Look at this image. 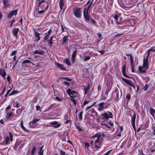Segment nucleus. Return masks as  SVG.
<instances>
[{
	"label": "nucleus",
	"mask_w": 155,
	"mask_h": 155,
	"mask_svg": "<svg viewBox=\"0 0 155 155\" xmlns=\"http://www.w3.org/2000/svg\"><path fill=\"white\" fill-rule=\"evenodd\" d=\"M148 69V62L147 57L146 58H144L143 61V64L142 66L138 67V70L141 73H145L146 70Z\"/></svg>",
	"instance_id": "f257e3e1"
},
{
	"label": "nucleus",
	"mask_w": 155,
	"mask_h": 155,
	"mask_svg": "<svg viewBox=\"0 0 155 155\" xmlns=\"http://www.w3.org/2000/svg\"><path fill=\"white\" fill-rule=\"evenodd\" d=\"M92 2H91L87 6V9L86 8H85L84 10L83 14L84 18L85 21L88 23H89L90 21V18L88 16V11L89 9L92 5Z\"/></svg>",
	"instance_id": "f03ea898"
},
{
	"label": "nucleus",
	"mask_w": 155,
	"mask_h": 155,
	"mask_svg": "<svg viewBox=\"0 0 155 155\" xmlns=\"http://www.w3.org/2000/svg\"><path fill=\"white\" fill-rule=\"evenodd\" d=\"M81 8H74L73 13L75 16L78 18H81L82 15Z\"/></svg>",
	"instance_id": "7ed1b4c3"
},
{
	"label": "nucleus",
	"mask_w": 155,
	"mask_h": 155,
	"mask_svg": "<svg viewBox=\"0 0 155 155\" xmlns=\"http://www.w3.org/2000/svg\"><path fill=\"white\" fill-rule=\"evenodd\" d=\"M101 134L100 133H98L94 135L92 137V138H97V139H95V140H93L90 142V143L92 145H93V143L94 142V144L96 145L98 143L99 141V139L101 137Z\"/></svg>",
	"instance_id": "20e7f679"
},
{
	"label": "nucleus",
	"mask_w": 155,
	"mask_h": 155,
	"mask_svg": "<svg viewBox=\"0 0 155 155\" xmlns=\"http://www.w3.org/2000/svg\"><path fill=\"white\" fill-rule=\"evenodd\" d=\"M101 115L103 119H105L107 120L109 118L111 119L113 118V115L110 111L104 112V113L102 114Z\"/></svg>",
	"instance_id": "39448f33"
},
{
	"label": "nucleus",
	"mask_w": 155,
	"mask_h": 155,
	"mask_svg": "<svg viewBox=\"0 0 155 155\" xmlns=\"http://www.w3.org/2000/svg\"><path fill=\"white\" fill-rule=\"evenodd\" d=\"M67 93L71 97L73 98L77 95V94L76 92L71 91V89L68 88L67 91Z\"/></svg>",
	"instance_id": "423d86ee"
},
{
	"label": "nucleus",
	"mask_w": 155,
	"mask_h": 155,
	"mask_svg": "<svg viewBox=\"0 0 155 155\" xmlns=\"http://www.w3.org/2000/svg\"><path fill=\"white\" fill-rule=\"evenodd\" d=\"M9 135L10 138V140L9 138L8 137H5V143L6 145H8L10 144V142H12V141L13 136L12 134L10 132H9Z\"/></svg>",
	"instance_id": "0eeeda50"
},
{
	"label": "nucleus",
	"mask_w": 155,
	"mask_h": 155,
	"mask_svg": "<svg viewBox=\"0 0 155 155\" xmlns=\"http://www.w3.org/2000/svg\"><path fill=\"white\" fill-rule=\"evenodd\" d=\"M122 79L123 81L127 84L129 86L132 87L134 89H135V86L133 84V82L132 81L127 79L124 78H123Z\"/></svg>",
	"instance_id": "6e6552de"
},
{
	"label": "nucleus",
	"mask_w": 155,
	"mask_h": 155,
	"mask_svg": "<svg viewBox=\"0 0 155 155\" xmlns=\"http://www.w3.org/2000/svg\"><path fill=\"white\" fill-rule=\"evenodd\" d=\"M17 13V10H14L10 11L8 15V18H10L12 16H16Z\"/></svg>",
	"instance_id": "1a4fd4ad"
},
{
	"label": "nucleus",
	"mask_w": 155,
	"mask_h": 155,
	"mask_svg": "<svg viewBox=\"0 0 155 155\" xmlns=\"http://www.w3.org/2000/svg\"><path fill=\"white\" fill-rule=\"evenodd\" d=\"M19 31V28H15L12 29V32L13 35L14 36L16 39H17V35Z\"/></svg>",
	"instance_id": "9d476101"
},
{
	"label": "nucleus",
	"mask_w": 155,
	"mask_h": 155,
	"mask_svg": "<svg viewBox=\"0 0 155 155\" xmlns=\"http://www.w3.org/2000/svg\"><path fill=\"white\" fill-rule=\"evenodd\" d=\"M114 93H116V97H115V99L116 100H118L120 98H121L122 95L121 91L120 92H119L118 91H115Z\"/></svg>",
	"instance_id": "9b49d317"
},
{
	"label": "nucleus",
	"mask_w": 155,
	"mask_h": 155,
	"mask_svg": "<svg viewBox=\"0 0 155 155\" xmlns=\"http://www.w3.org/2000/svg\"><path fill=\"white\" fill-rule=\"evenodd\" d=\"M106 104V103L104 102H102L100 103L98 105V110L99 111H101V110H103L104 109L103 105Z\"/></svg>",
	"instance_id": "f8f14e48"
},
{
	"label": "nucleus",
	"mask_w": 155,
	"mask_h": 155,
	"mask_svg": "<svg viewBox=\"0 0 155 155\" xmlns=\"http://www.w3.org/2000/svg\"><path fill=\"white\" fill-rule=\"evenodd\" d=\"M50 124L53 125V127L55 128L58 127L61 125L60 124L58 123L57 121L51 122Z\"/></svg>",
	"instance_id": "ddd939ff"
},
{
	"label": "nucleus",
	"mask_w": 155,
	"mask_h": 155,
	"mask_svg": "<svg viewBox=\"0 0 155 155\" xmlns=\"http://www.w3.org/2000/svg\"><path fill=\"white\" fill-rule=\"evenodd\" d=\"M45 52L43 50L40 49L39 50H35L34 51V54H38L40 55H44Z\"/></svg>",
	"instance_id": "4468645a"
},
{
	"label": "nucleus",
	"mask_w": 155,
	"mask_h": 155,
	"mask_svg": "<svg viewBox=\"0 0 155 155\" xmlns=\"http://www.w3.org/2000/svg\"><path fill=\"white\" fill-rule=\"evenodd\" d=\"M55 65H56L57 67L60 68L61 70H66L65 68H64L63 65L61 64H59L57 63H55Z\"/></svg>",
	"instance_id": "2eb2a0df"
},
{
	"label": "nucleus",
	"mask_w": 155,
	"mask_h": 155,
	"mask_svg": "<svg viewBox=\"0 0 155 155\" xmlns=\"http://www.w3.org/2000/svg\"><path fill=\"white\" fill-rule=\"evenodd\" d=\"M126 66L124 65L122 68V72L123 75L125 77L128 78V77L126 75L125 73Z\"/></svg>",
	"instance_id": "dca6fc26"
},
{
	"label": "nucleus",
	"mask_w": 155,
	"mask_h": 155,
	"mask_svg": "<svg viewBox=\"0 0 155 155\" xmlns=\"http://www.w3.org/2000/svg\"><path fill=\"white\" fill-rule=\"evenodd\" d=\"M136 119V115L134 114L132 117L131 122L132 125L133 127H135V120Z\"/></svg>",
	"instance_id": "f3484780"
},
{
	"label": "nucleus",
	"mask_w": 155,
	"mask_h": 155,
	"mask_svg": "<svg viewBox=\"0 0 155 155\" xmlns=\"http://www.w3.org/2000/svg\"><path fill=\"white\" fill-rule=\"evenodd\" d=\"M85 148L88 149L89 147H91L93 148L94 151L97 150L98 148H101L100 146H84Z\"/></svg>",
	"instance_id": "a211bd4d"
},
{
	"label": "nucleus",
	"mask_w": 155,
	"mask_h": 155,
	"mask_svg": "<svg viewBox=\"0 0 155 155\" xmlns=\"http://www.w3.org/2000/svg\"><path fill=\"white\" fill-rule=\"evenodd\" d=\"M64 5V0H60L59 6L61 9H63Z\"/></svg>",
	"instance_id": "6ab92c4d"
},
{
	"label": "nucleus",
	"mask_w": 155,
	"mask_h": 155,
	"mask_svg": "<svg viewBox=\"0 0 155 155\" xmlns=\"http://www.w3.org/2000/svg\"><path fill=\"white\" fill-rule=\"evenodd\" d=\"M35 32V36L36 38H37V39L36 40V41H38L40 39V37L39 36V35H40V34H39L37 32L35 31H34Z\"/></svg>",
	"instance_id": "aec40b11"
},
{
	"label": "nucleus",
	"mask_w": 155,
	"mask_h": 155,
	"mask_svg": "<svg viewBox=\"0 0 155 155\" xmlns=\"http://www.w3.org/2000/svg\"><path fill=\"white\" fill-rule=\"evenodd\" d=\"M3 3L4 5V8H5L8 6L9 5V2L8 0H2Z\"/></svg>",
	"instance_id": "412c9836"
},
{
	"label": "nucleus",
	"mask_w": 155,
	"mask_h": 155,
	"mask_svg": "<svg viewBox=\"0 0 155 155\" xmlns=\"http://www.w3.org/2000/svg\"><path fill=\"white\" fill-rule=\"evenodd\" d=\"M0 74L3 78H5L6 75V73L3 69H1L0 70Z\"/></svg>",
	"instance_id": "4be33fe9"
},
{
	"label": "nucleus",
	"mask_w": 155,
	"mask_h": 155,
	"mask_svg": "<svg viewBox=\"0 0 155 155\" xmlns=\"http://www.w3.org/2000/svg\"><path fill=\"white\" fill-rule=\"evenodd\" d=\"M63 61L68 66H70L71 65V62L68 58L65 59Z\"/></svg>",
	"instance_id": "5701e85b"
},
{
	"label": "nucleus",
	"mask_w": 155,
	"mask_h": 155,
	"mask_svg": "<svg viewBox=\"0 0 155 155\" xmlns=\"http://www.w3.org/2000/svg\"><path fill=\"white\" fill-rule=\"evenodd\" d=\"M21 128L23 129V130H24L25 131L27 132H29V131L28 130L26 129L24 127L23 124V121H21Z\"/></svg>",
	"instance_id": "b1692460"
},
{
	"label": "nucleus",
	"mask_w": 155,
	"mask_h": 155,
	"mask_svg": "<svg viewBox=\"0 0 155 155\" xmlns=\"http://www.w3.org/2000/svg\"><path fill=\"white\" fill-rule=\"evenodd\" d=\"M21 128L23 129V130H24L25 131L27 132H29V131L28 130L26 129L24 127L23 124V121H21Z\"/></svg>",
	"instance_id": "393cba45"
},
{
	"label": "nucleus",
	"mask_w": 155,
	"mask_h": 155,
	"mask_svg": "<svg viewBox=\"0 0 155 155\" xmlns=\"http://www.w3.org/2000/svg\"><path fill=\"white\" fill-rule=\"evenodd\" d=\"M35 58L36 60H41L42 58L41 56L38 55H37L35 57Z\"/></svg>",
	"instance_id": "a878e982"
},
{
	"label": "nucleus",
	"mask_w": 155,
	"mask_h": 155,
	"mask_svg": "<svg viewBox=\"0 0 155 155\" xmlns=\"http://www.w3.org/2000/svg\"><path fill=\"white\" fill-rule=\"evenodd\" d=\"M138 152L139 153L138 155H146L143 153L142 148L139 149L138 150Z\"/></svg>",
	"instance_id": "bb28decb"
},
{
	"label": "nucleus",
	"mask_w": 155,
	"mask_h": 155,
	"mask_svg": "<svg viewBox=\"0 0 155 155\" xmlns=\"http://www.w3.org/2000/svg\"><path fill=\"white\" fill-rule=\"evenodd\" d=\"M34 124L35 123H33V121H32L29 123V125L31 127L33 128L35 127Z\"/></svg>",
	"instance_id": "cd10ccee"
},
{
	"label": "nucleus",
	"mask_w": 155,
	"mask_h": 155,
	"mask_svg": "<svg viewBox=\"0 0 155 155\" xmlns=\"http://www.w3.org/2000/svg\"><path fill=\"white\" fill-rule=\"evenodd\" d=\"M130 64L131 65V68L132 72H134V61H132V59H131V62H130Z\"/></svg>",
	"instance_id": "c85d7f7f"
},
{
	"label": "nucleus",
	"mask_w": 155,
	"mask_h": 155,
	"mask_svg": "<svg viewBox=\"0 0 155 155\" xmlns=\"http://www.w3.org/2000/svg\"><path fill=\"white\" fill-rule=\"evenodd\" d=\"M68 37V36H65L63 38V42H62L63 44H64V43H65L66 42V41L68 39V38H67Z\"/></svg>",
	"instance_id": "c756f323"
},
{
	"label": "nucleus",
	"mask_w": 155,
	"mask_h": 155,
	"mask_svg": "<svg viewBox=\"0 0 155 155\" xmlns=\"http://www.w3.org/2000/svg\"><path fill=\"white\" fill-rule=\"evenodd\" d=\"M36 150V147L35 146L31 150V155H34L35 153Z\"/></svg>",
	"instance_id": "7c9ffc66"
},
{
	"label": "nucleus",
	"mask_w": 155,
	"mask_h": 155,
	"mask_svg": "<svg viewBox=\"0 0 155 155\" xmlns=\"http://www.w3.org/2000/svg\"><path fill=\"white\" fill-rule=\"evenodd\" d=\"M82 113H83V111H81L79 114V120H82Z\"/></svg>",
	"instance_id": "2f4dec72"
},
{
	"label": "nucleus",
	"mask_w": 155,
	"mask_h": 155,
	"mask_svg": "<svg viewBox=\"0 0 155 155\" xmlns=\"http://www.w3.org/2000/svg\"><path fill=\"white\" fill-rule=\"evenodd\" d=\"M12 112H10V113H8L6 116V118H9L12 116Z\"/></svg>",
	"instance_id": "473e14b6"
},
{
	"label": "nucleus",
	"mask_w": 155,
	"mask_h": 155,
	"mask_svg": "<svg viewBox=\"0 0 155 155\" xmlns=\"http://www.w3.org/2000/svg\"><path fill=\"white\" fill-rule=\"evenodd\" d=\"M114 18L115 20L116 21L117 23L118 24H119L120 23V22H119L117 21V19H118V16L117 15H115L114 16Z\"/></svg>",
	"instance_id": "72a5a7b5"
},
{
	"label": "nucleus",
	"mask_w": 155,
	"mask_h": 155,
	"mask_svg": "<svg viewBox=\"0 0 155 155\" xmlns=\"http://www.w3.org/2000/svg\"><path fill=\"white\" fill-rule=\"evenodd\" d=\"M150 111L151 114H153L155 113V110L152 107L150 108Z\"/></svg>",
	"instance_id": "f704fd0d"
},
{
	"label": "nucleus",
	"mask_w": 155,
	"mask_h": 155,
	"mask_svg": "<svg viewBox=\"0 0 155 155\" xmlns=\"http://www.w3.org/2000/svg\"><path fill=\"white\" fill-rule=\"evenodd\" d=\"M77 51L75 50L72 53V58H75L77 54Z\"/></svg>",
	"instance_id": "c9c22d12"
},
{
	"label": "nucleus",
	"mask_w": 155,
	"mask_h": 155,
	"mask_svg": "<svg viewBox=\"0 0 155 155\" xmlns=\"http://www.w3.org/2000/svg\"><path fill=\"white\" fill-rule=\"evenodd\" d=\"M22 63L23 64L30 63H31V61L28 60H25L23 61Z\"/></svg>",
	"instance_id": "e433bc0d"
},
{
	"label": "nucleus",
	"mask_w": 155,
	"mask_h": 155,
	"mask_svg": "<svg viewBox=\"0 0 155 155\" xmlns=\"http://www.w3.org/2000/svg\"><path fill=\"white\" fill-rule=\"evenodd\" d=\"M45 35L44 38V41L47 40L48 39V37L49 36V35L47 34V33L45 34Z\"/></svg>",
	"instance_id": "4c0bfd02"
},
{
	"label": "nucleus",
	"mask_w": 155,
	"mask_h": 155,
	"mask_svg": "<svg viewBox=\"0 0 155 155\" xmlns=\"http://www.w3.org/2000/svg\"><path fill=\"white\" fill-rule=\"evenodd\" d=\"M90 101H87L86 100H85L84 102L83 105H82V107H83L84 106H85L86 104H87Z\"/></svg>",
	"instance_id": "58836bf2"
},
{
	"label": "nucleus",
	"mask_w": 155,
	"mask_h": 155,
	"mask_svg": "<svg viewBox=\"0 0 155 155\" xmlns=\"http://www.w3.org/2000/svg\"><path fill=\"white\" fill-rule=\"evenodd\" d=\"M70 100L72 101L73 102V104L74 105H76L77 104V101L74 99L73 98H71L70 99Z\"/></svg>",
	"instance_id": "ea45409f"
},
{
	"label": "nucleus",
	"mask_w": 155,
	"mask_h": 155,
	"mask_svg": "<svg viewBox=\"0 0 155 155\" xmlns=\"http://www.w3.org/2000/svg\"><path fill=\"white\" fill-rule=\"evenodd\" d=\"M13 103V105L16 107H18L19 104L17 102L14 101Z\"/></svg>",
	"instance_id": "a19ab883"
},
{
	"label": "nucleus",
	"mask_w": 155,
	"mask_h": 155,
	"mask_svg": "<svg viewBox=\"0 0 155 155\" xmlns=\"http://www.w3.org/2000/svg\"><path fill=\"white\" fill-rule=\"evenodd\" d=\"M90 59V56H87L85 57L84 60V61H87L89 60Z\"/></svg>",
	"instance_id": "79ce46f5"
},
{
	"label": "nucleus",
	"mask_w": 155,
	"mask_h": 155,
	"mask_svg": "<svg viewBox=\"0 0 155 155\" xmlns=\"http://www.w3.org/2000/svg\"><path fill=\"white\" fill-rule=\"evenodd\" d=\"M106 104L105 105H103V107H104V109H106L108 108V107L109 106V104H107L106 103Z\"/></svg>",
	"instance_id": "37998d69"
},
{
	"label": "nucleus",
	"mask_w": 155,
	"mask_h": 155,
	"mask_svg": "<svg viewBox=\"0 0 155 155\" xmlns=\"http://www.w3.org/2000/svg\"><path fill=\"white\" fill-rule=\"evenodd\" d=\"M36 107L37 110H40L41 111V108L40 106L37 105L36 106Z\"/></svg>",
	"instance_id": "c03bdc74"
},
{
	"label": "nucleus",
	"mask_w": 155,
	"mask_h": 155,
	"mask_svg": "<svg viewBox=\"0 0 155 155\" xmlns=\"http://www.w3.org/2000/svg\"><path fill=\"white\" fill-rule=\"evenodd\" d=\"M55 99L57 100L58 101H61L63 100V98H59L58 97H56L55 98Z\"/></svg>",
	"instance_id": "a18cd8bd"
},
{
	"label": "nucleus",
	"mask_w": 155,
	"mask_h": 155,
	"mask_svg": "<svg viewBox=\"0 0 155 155\" xmlns=\"http://www.w3.org/2000/svg\"><path fill=\"white\" fill-rule=\"evenodd\" d=\"M126 55L127 56H130V62H131V59H132V61H134L133 59V57H132V56L131 54H126Z\"/></svg>",
	"instance_id": "49530a36"
},
{
	"label": "nucleus",
	"mask_w": 155,
	"mask_h": 155,
	"mask_svg": "<svg viewBox=\"0 0 155 155\" xmlns=\"http://www.w3.org/2000/svg\"><path fill=\"white\" fill-rule=\"evenodd\" d=\"M17 53V51L16 50H14L13 51L11 54L10 56H12L15 55L16 53Z\"/></svg>",
	"instance_id": "de8ad7c7"
},
{
	"label": "nucleus",
	"mask_w": 155,
	"mask_h": 155,
	"mask_svg": "<svg viewBox=\"0 0 155 155\" xmlns=\"http://www.w3.org/2000/svg\"><path fill=\"white\" fill-rule=\"evenodd\" d=\"M17 93V91H15V90H14L10 94H9V96H11V95H12L14 94H16Z\"/></svg>",
	"instance_id": "09e8293b"
},
{
	"label": "nucleus",
	"mask_w": 155,
	"mask_h": 155,
	"mask_svg": "<svg viewBox=\"0 0 155 155\" xmlns=\"http://www.w3.org/2000/svg\"><path fill=\"white\" fill-rule=\"evenodd\" d=\"M112 150L111 149L108 151L106 153L103 155H108L112 151Z\"/></svg>",
	"instance_id": "8fccbe9b"
},
{
	"label": "nucleus",
	"mask_w": 155,
	"mask_h": 155,
	"mask_svg": "<svg viewBox=\"0 0 155 155\" xmlns=\"http://www.w3.org/2000/svg\"><path fill=\"white\" fill-rule=\"evenodd\" d=\"M126 97L128 100H129L130 98V95L129 94H127L126 95Z\"/></svg>",
	"instance_id": "3c124183"
},
{
	"label": "nucleus",
	"mask_w": 155,
	"mask_h": 155,
	"mask_svg": "<svg viewBox=\"0 0 155 155\" xmlns=\"http://www.w3.org/2000/svg\"><path fill=\"white\" fill-rule=\"evenodd\" d=\"M48 44L50 45V46H51L53 44L52 41H50L49 40H48Z\"/></svg>",
	"instance_id": "603ef678"
},
{
	"label": "nucleus",
	"mask_w": 155,
	"mask_h": 155,
	"mask_svg": "<svg viewBox=\"0 0 155 155\" xmlns=\"http://www.w3.org/2000/svg\"><path fill=\"white\" fill-rule=\"evenodd\" d=\"M38 155H43V150L39 151L38 152Z\"/></svg>",
	"instance_id": "864d4df0"
},
{
	"label": "nucleus",
	"mask_w": 155,
	"mask_h": 155,
	"mask_svg": "<svg viewBox=\"0 0 155 155\" xmlns=\"http://www.w3.org/2000/svg\"><path fill=\"white\" fill-rule=\"evenodd\" d=\"M60 154L61 155H65V153L64 152L61 150H60Z\"/></svg>",
	"instance_id": "5fc2aeb1"
},
{
	"label": "nucleus",
	"mask_w": 155,
	"mask_h": 155,
	"mask_svg": "<svg viewBox=\"0 0 155 155\" xmlns=\"http://www.w3.org/2000/svg\"><path fill=\"white\" fill-rule=\"evenodd\" d=\"M155 51V49H153L152 48H151L150 49H149V50L148 51V52H147V54H148V55L147 56H149V54L150 52L151 51Z\"/></svg>",
	"instance_id": "6e6d98bb"
},
{
	"label": "nucleus",
	"mask_w": 155,
	"mask_h": 155,
	"mask_svg": "<svg viewBox=\"0 0 155 155\" xmlns=\"http://www.w3.org/2000/svg\"><path fill=\"white\" fill-rule=\"evenodd\" d=\"M37 97H35L33 98V101L34 103H36L37 102Z\"/></svg>",
	"instance_id": "4d7b16f0"
},
{
	"label": "nucleus",
	"mask_w": 155,
	"mask_h": 155,
	"mask_svg": "<svg viewBox=\"0 0 155 155\" xmlns=\"http://www.w3.org/2000/svg\"><path fill=\"white\" fill-rule=\"evenodd\" d=\"M61 78L62 79L66 80L69 81H70L71 80V79L69 78H66V77H63V78Z\"/></svg>",
	"instance_id": "13d9d810"
},
{
	"label": "nucleus",
	"mask_w": 155,
	"mask_h": 155,
	"mask_svg": "<svg viewBox=\"0 0 155 155\" xmlns=\"http://www.w3.org/2000/svg\"><path fill=\"white\" fill-rule=\"evenodd\" d=\"M45 5L46 6V7L45 8L44 10L45 11L46 9H47L48 8V2H45Z\"/></svg>",
	"instance_id": "bf43d9fd"
},
{
	"label": "nucleus",
	"mask_w": 155,
	"mask_h": 155,
	"mask_svg": "<svg viewBox=\"0 0 155 155\" xmlns=\"http://www.w3.org/2000/svg\"><path fill=\"white\" fill-rule=\"evenodd\" d=\"M7 80L8 82L9 83L10 82V77L9 75H7Z\"/></svg>",
	"instance_id": "052dcab7"
},
{
	"label": "nucleus",
	"mask_w": 155,
	"mask_h": 155,
	"mask_svg": "<svg viewBox=\"0 0 155 155\" xmlns=\"http://www.w3.org/2000/svg\"><path fill=\"white\" fill-rule=\"evenodd\" d=\"M11 89H9V90H8V91H7L6 94H5V96L6 97L7 96V95H8V94L9 93L11 92Z\"/></svg>",
	"instance_id": "680f3d73"
},
{
	"label": "nucleus",
	"mask_w": 155,
	"mask_h": 155,
	"mask_svg": "<svg viewBox=\"0 0 155 155\" xmlns=\"http://www.w3.org/2000/svg\"><path fill=\"white\" fill-rule=\"evenodd\" d=\"M15 22V20L14 19H13L12 21H10L11 25H10V27H11L12 26V24Z\"/></svg>",
	"instance_id": "e2e57ef3"
},
{
	"label": "nucleus",
	"mask_w": 155,
	"mask_h": 155,
	"mask_svg": "<svg viewBox=\"0 0 155 155\" xmlns=\"http://www.w3.org/2000/svg\"><path fill=\"white\" fill-rule=\"evenodd\" d=\"M45 10H41L40 11H38V12L39 14H41L45 12Z\"/></svg>",
	"instance_id": "0e129e2a"
},
{
	"label": "nucleus",
	"mask_w": 155,
	"mask_h": 155,
	"mask_svg": "<svg viewBox=\"0 0 155 155\" xmlns=\"http://www.w3.org/2000/svg\"><path fill=\"white\" fill-rule=\"evenodd\" d=\"M101 124V125H104L105 126L107 127L108 128H110V127L108 125H107V124Z\"/></svg>",
	"instance_id": "69168bd1"
},
{
	"label": "nucleus",
	"mask_w": 155,
	"mask_h": 155,
	"mask_svg": "<svg viewBox=\"0 0 155 155\" xmlns=\"http://www.w3.org/2000/svg\"><path fill=\"white\" fill-rule=\"evenodd\" d=\"M39 120V119H35L33 120L32 121H33V123H35L36 122L38 121Z\"/></svg>",
	"instance_id": "338daca9"
},
{
	"label": "nucleus",
	"mask_w": 155,
	"mask_h": 155,
	"mask_svg": "<svg viewBox=\"0 0 155 155\" xmlns=\"http://www.w3.org/2000/svg\"><path fill=\"white\" fill-rule=\"evenodd\" d=\"M63 83L64 84L66 85H69V82H67L66 81H64L63 82Z\"/></svg>",
	"instance_id": "774afa93"
}]
</instances>
